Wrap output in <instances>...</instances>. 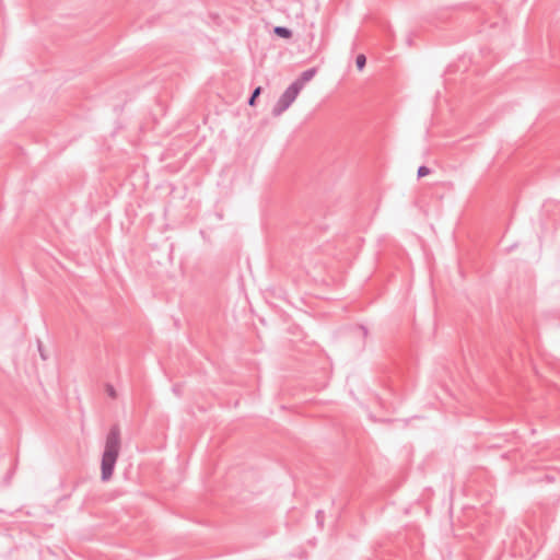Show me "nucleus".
Instances as JSON below:
<instances>
[{"instance_id": "f257e3e1", "label": "nucleus", "mask_w": 560, "mask_h": 560, "mask_svg": "<svg viewBox=\"0 0 560 560\" xmlns=\"http://www.w3.org/2000/svg\"><path fill=\"white\" fill-rule=\"evenodd\" d=\"M120 451L121 432L118 427H113L106 434L101 457V478L103 481L106 482L112 479Z\"/></svg>"}, {"instance_id": "f03ea898", "label": "nucleus", "mask_w": 560, "mask_h": 560, "mask_svg": "<svg viewBox=\"0 0 560 560\" xmlns=\"http://www.w3.org/2000/svg\"><path fill=\"white\" fill-rule=\"evenodd\" d=\"M301 89L302 83L300 82H294L293 84H291L279 98L275 107L276 114H281L282 112H284L294 102Z\"/></svg>"}, {"instance_id": "7ed1b4c3", "label": "nucleus", "mask_w": 560, "mask_h": 560, "mask_svg": "<svg viewBox=\"0 0 560 560\" xmlns=\"http://www.w3.org/2000/svg\"><path fill=\"white\" fill-rule=\"evenodd\" d=\"M273 35H292V32L285 26H276L273 27Z\"/></svg>"}, {"instance_id": "20e7f679", "label": "nucleus", "mask_w": 560, "mask_h": 560, "mask_svg": "<svg viewBox=\"0 0 560 560\" xmlns=\"http://www.w3.org/2000/svg\"><path fill=\"white\" fill-rule=\"evenodd\" d=\"M365 62H366V58L364 55L361 54V55L357 56L355 63H357L358 70H360V71L363 70Z\"/></svg>"}, {"instance_id": "39448f33", "label": "nucleus", "mask_w": 560, "mask_h": 560, "mask_svg": "<svg viewBox=\"0 0 560 560\" xmlns=\"http://www.w3.org/2000/svg\"><path fill=\"white\" fill-rule=\"evenodd\" d=\"M313 75H314V71H312V70L306 71L301 75V78L296 82H300L303 85L306 81L311 80Z\"/></svg>"}, {"instance_id": "423d86ee", "label": "nucleus", "mask_w": 560, "mask_h": 560, "mask_svg": "<svg viewBox=\"0 0 560 560\" xmlns=\"http://www.w3.org/2000/svg\"><path fill=\"white\" fill-rule=\"evenodd\" d=\"M260 92H261V89H260V88H257V89L254 91V93H253L252 97L249 98V105H250V106H254V105H255V100L259 96Z\"/></svg>"}, {"instance_id": "0eeeda50", "label": "nucleus", "mask_w": 560, "mask_h": 560, "mask_svg": "<svg viewBox=\"0 0 560 560\" xmlns=\"http://www.w3.org/2000/svg\"><path fill=\"white\" fill-rule=\"evenodd\" d=\"M428 174H429V168H428V167H425V166H421V167H419V170H418V175H419L420 177H422V176H427Z\"/></svg>"}, {"instance_id": "6e6552de", "label": "nucleus", "mask_w": 560, "mask_h": 560, "mask_svg": "<svg viewBox=\"0 0 560 560\" xmlns=\"http://www.w3.org/2000/svg\"><path fill=\"white\" fill-rule=\"evenodd\" d=\"M503 24H500L499 22H492L489 26L490 30L499 28V31L502 30Z\"/></svg>"}, {"instance_id": "1a4fd4ad", "label": "nucleus", "mask_w": 560, "mask_h": 560, "mask_svg": "<svg viewBox=\"0 0 560 560\" xmlns=\"http://www.w3.org/2000/svg\"><path fill=\"white\" fill-rule=\"evenodd\" d=\"M480 34L482 33H490V30H488L486 26H482V28L479 31Z\"/></svg>"}, {"instance_id": "9d476101", "label": "nucleus", "mask_w": 560, "mask_h": 560, "mask_svg": "<svg viewBox=\"0 0 560 560\" xmlns=\"http://www.w3.org/2000/svg\"><path fill=\"white\" fill-rule=\"evenodd\" d=\"M109 394H110L112 396H114V395H115L114 389H110V390H109Z\"/></svg>"}]
</instances>
